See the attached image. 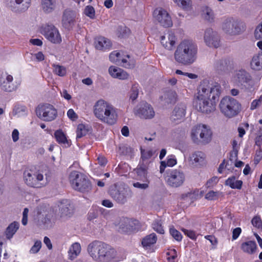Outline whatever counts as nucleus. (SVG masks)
I'll return each instance as SVG.
<instances>
[{
    "mask_svg": "<svg viewBox=\"0 0 262 262\" xmlns=\"http://www.w3.org/2000/svg\"><path fill=\"white\" fill-rule=\"evenodd\" d=\"M197 95L193 101L195 108L203 113L209 114L215 110L212 99L219 97L221 93V86L218 83L210 85L208 81H203L198 89Z\"/></svg>",
    "mask_w": 262,
    "mask_h": 262,
    "instance_id": "1",
    "label": "nucleus"
},
{
    "mask_svg": "<svg viewBox=\"0 0 262 262\" xmlns=\"http://www.w3.org/2000/svg\"><path fill=\"white\" fill-rule=\"evenodd\" d=\"M93 112L98 120L109 125L116 124L118 120V109L111 103L103 99L97 100L94 103Z\"/></svg>",
    "mask_w": 262,
    "mask_h": 262,
    "instance_id": "2",
    "label": "nucleus"
},
{
    "mask_svg": "<svg viewBox=\"0 0 262 262\" xmlns=\"http://www.w3.org/2000/svg\"><path fill=\"white\" fill-rule=\"evenodd\" d=\"M198 47L191 40H184L177 46L174 53V60L183 65L188 66L196 59Z\"/></svg>",
    "mask_w": 262,
    "mask_h": 262,
    "instance_id": "3",
    "label": "nucleus"
},
{
    "mask_svg": "<svg viewBox=\"0 0 262 262\" xmlns=\"http://www.w3.org/2000/svg\"><path fill=\"white\" fill-rule=\"evenodd\" d=\"M90 257L96 262H109L115 256V251L111 246L99 241H94L87 247Z\"/></svg>",
    "mask_w": 262,
    "mask_h": 262,
    "instance_id": "4",
    "label": "nucleus"
},
{
    "mask_svg": "<svg viewBox=\"0 0 262 262\" xmlns=\"http://www.w3.org/2000/svg\"><path fill=\"white\" fill-rule=\"evenodd\" d=\"M212 138V132L206 125L200 124L193 126L191 130V140L196 144H207L211 141Z\"/></svg>",
    "mask_w": 262,
    "mask_h": 262,
    "instance_id": "5",
    "label": "nucleus"
},
{
    "mask_svg": "<svg viewBox=\"0 0 262 262\" xmlns=\"http://www.w3.org/2000/svg\"><path fill=\"white\" fill-rule=\"evenodd\" d=\"M221 28L227 35L235 36L243 33L246 30V26L245 23L240 19L228 17L223 20Z\"/></svg>",
    "mask_w": 262,
    "mask_h": 262,
    "instance_id": "6",
    "label": "nucleus"
},
{
    "mask_svg": "<svg viewBox=\"0 0 262 262\" xmlns=\"http://www.w3.org/2000/svg\"><path fill=\"white\" fill-rule=\"evenodd\" d=\"M221 112L227 118H231L236 116L241 111V104L230 96L223 98L219 104Z\"/></svg>",
    "mask_w": 262,
    "mask_h": 262,
    "instance_id": "7",
    "label": "nucleus"
},
{
    "mask_svg": "<svg viewBox=\"0 0 262 262\" xmlns=\"http://www.w3.org/2000/svg\"><path fill=\"white\" fill-rule=\"evenodd\" d=\"M109 194L117 203L124 204L133 196V192L123 184H115L109 190Z\"/></svg>",
    "mask_w": 262,
    "mask_h": 262,
    "instance_id": "8",
    "label": "nucleus"
},
{
    "mask_svg": "<svg viewBox=\"0 0 262 262\" xmlns=\"http://www.w3.org/2000/svg\"><path fill=\"white\" fill-rule=\"evenodd\" d=\"M24 180L28 186L37 188L43 187L49 183L47 177H45L42 172L31 169L24 171Z\"/></svg>",
    "mask_w": 262,
    "mask_h": 262,
    "instance_id": "9",
    "label": "nucleus"
},
{
    "mask_svg": "<svg viewBox=\"0 0 262 262\" xmlns=\"http://www.w3.org/2000/svg\"><path fill=\"white\" fill-rule=\"evenodd\" d=\"M72 187L80 192H87L91 189V184L86 176L76 171H72L69 177Z\"/></svg>",
    "mask_w": 262,
    "mask_h": 262,
    "instance_id": "10",
    "label": "nucleus"
},
{
    "mask_svg": "<svg viewBox=\"0 0 262 262\" xmlns=\"http://www.w3.org/2000/svg\"><path fill=\"white\" fill-rule=\"evenodd\" d=\"M36 115L40 119L50 122L54 120L57 116V111L50 104H39L36 109Z\"/></svg>",
    "mask_w": 262,
    "mask_h": 262,
    "instance_id": "11",
    "label": "nucleus"
},
{
    "mask_svg": "<svg viewBox=\"0 0 262 262\" xmlns=\"http://www.w3.org/2000/svg\"><path fill=\"white\" fill-rule=\"evenodd\" d=\"M20 85V81L14 79L13 76L7 72L0 75V88L6 92L16 91Z\"/></svg>",
    "mask_w": 262,
    "mask_h": 262,
    "instance_id": "12",
    "label": "nucleus"
},
{
    "mask_svg": "<svg viewBox=\"0 0 262 262\" xmlns=\"http://www.w3.org/2000/svg\"><path fill=\"white\" fill-rule=\"evenodd\" d=\"M153 18L156 22L165 28L172 26L171 17L167 11L162 7L155 9L153 12Z\"/></svg>",
    "mask_w": 262,
    "mask_h": 262,
    "instance_id": "13",
    "label": "nucleus"
},
{
    "mask_svg": "<svg viewBox=\"0 0 262 262\" xmlns=\"http://www.w3.org/2000/svg\"><path fill=\"white\" fill-rule=\"evenodd\" d=\"M5 3L11 11L20 13L26 12L29 9L31 0H5Z\"/></svg>",
    "mask_w": 262,
    "mask_h": 262,
    "instance_id": "14",
    "label": "nucleus"
},
{
    "mask_svg": "<svg viewBox=\"0 0 262 262\" xmlns=\"http://www.w3.org/2000/svg\"><path fill=\"white\" fill-rule=\"evenodd\" d=\"M185 180V176L184 172L181 170L175 169L168 172L166 181L169 186L176 188L181 186Z\"/></svg>",
    "mask_w": 262,
    "mask_h": 262,
    "instance_id": "15",
    "label": "nucleus"
},
{
    "mask_svg": "<svg viewBox=\"0 0 262 262\" xmlns=\"http://www.w3.org/2000/svg\"><path fill=\"white\" fill-rule=\"evenodd\" d=\"M138 221L127 217L121 218L117 224L118 230L120 232L129 233L137 230Z\"/></svg>",
    "mask_w": 262,
    "mask_h": 262,
    "instance_id": "16",
    "label": "nucleus"
},
{
    "mask_svg": "<svg viewBox=\"0 0 262 262\" xmlns=\"http://www.w3.org/2000/svg\"><path fill=\"white\" fill-rule=\"evenodd\" d=\"M204 41L206 45L210 48H217L220 46L219 35L211 28H207L205 30Z\"/></svg>",
    "mask_w": 262,
    "mask_h": 262,
    "instance_id": "17",
    "label": "nucleus"
},
{
    "mask_svg": "<svg viewBox=\"0 0 262 262\" xmlns=\"http://www.w3.org/2000/svg\"><path fill=\"white\" fill-rule=\"evenodd\" d=\"M42 34L50 42L53 43H60L61 37L58 30L53 25H48L43 28Z\"/></svg>",
    "mask_w": 262,
    "mask_h": 262,
    "instance_id": "18",
    "label": "nucleus"
},
{
    "mask_svg": "<svg viewBox=\"0 0 262 262\" xmlns=\"http://www.w3.org/2000/svg\"><path fill=\"white\" fill-rule=\"evenodd\" d=\"M135 112L136 115L143 119H151L155 116V112L151 106L144 102L137 106Z\"/></svg>",
    "mask_w": 262,
    "mask_h": 262,
    "instance_id": "19",
    "label": "nucleus"
},
{
    "mask_svg": "<svg viewBox=\"0 0 262 262\" xmlns=\"http://www.w3.org/2000/svg\"><path fill=\"white\" fill-rule=\"evenodd\" d=\"M232 80L238 85H243L249 83L252 81V77L249 73L241 69L235 72Z\"/></svg>",
    "mask_w": 262,
    "mask_h": 262,
    "instance_id": "20",
    "label": "nucleus"
},
{
    "mask_svg": "<svg viewBox=\"0 0 262 262\" xmlns=\"http://www.w3.org/2000/svg\"><path fill=\"white\" fill-rule=\"evenodd\" d=\"M75 17L76 13L75 11L69 9L64 10L62 18L63 27L67 30L72 29L75 25Z\"/></svg>",
    "mask_w": 262,
    "mask_h": 262,
    "instance_id": "21",
    "label": "nucleus"
},
{
    "mask_svg": "<svg viewBox=\"0 0 262 262\" xmlns=\"http://www.w3.org/2000/svg\"><path fill=\"white\" fill-rule=\"evenodd\" d=\"M110 60L114 63L117 64H120L123 67L126 68H132L134 66V63H129L128 59H129V56H127V58H122L120 53L117 51L112 52L109 56Z\"/></svg>",
    "mask_w": 262,
    "mask_h": 262,
    "instance_id": "22",
    "label": "nucleus"
},
{
    "mask_svg": "<svg viewBox=\"0 0 262 262\" xmlns=\"http://www.w3.org/2000/svg\"><path fill=\"white\" fill-rule=\"evenodd\" d=\"M176 40L174 34L171 31H168L161 37V44L168 50H171L174 48Z\"/></svg>",
    "mask_w": 262,
    "mask_h": 262,
    "instance_id": "23",
    "label": "nucleus"
},
{
    "mask_svg": "<svg viewBox=\"0 0 262 262\" xmlns=\"http://www.w3.org/2000/svg\"><path fill=\"white\" fill-rule=\"evenodd\" d=\"M186 106L184 104L177 105L171 116V120L176 124L183 120L186 113Z\"/></svg>",
    "mask_w": 262,
    "mask_h": 262,
    "instance_id": "24",
    "label": "nucleus"
},
{
    "mask_svg": "<svg viewBox=\"0 0 262 262\" xmlns=\"http://www.w3.org/2000/svg\"><path fill=\"white\" fill-rule=\"evenodd\" d=\"M59 215L61 218H66L70 217L73 213V207L69 200H62L60 205Z\"/></svg>",
    "mask_w": 262,
    "mask_h": 262,
    "instance_id": "25",
    "label": "nucleus"
},
{
    "mask_svg": "<svg viewBox=\"0 0 262 262\" xmlns=\"http://www.w3.org/2000/svg\"><path fill=\"white\" fill-rule=\"evenodd\" d=\"M108 72L110 75L114 78L125 80L129 78V75L127 72L115 66H111L109 68Z\"/></svg>",
    "mask_w": 262,
    "mask_h": 262,
    "instance_id": "26",
    "label": "nucleus"
},
{
    "mask_svg": "<svg viewBox=\"0 0 262 262\" xmlns=\"http://www.w3.org/2000/svg\"><path fill=\"white\" fill-rule=\"evenodd\" d=\"M190 159L195 166H201L205 164L206 155L202 151H196L191 154Z\"/></svg>",
    "mask_w": 262,
    "mask_h": 262,
    "instance_id": "27",
    "label": "nucleus"
},
{
    "mask_svg": "<svg viewBox=\"0 0 262 262\" xmlns=\"http://www.w3.org/2000/svg\"><path fill=\"white\" fill-rule=\"evenodd\" d=\"M111 46L110 40L104 37H99L95 41V47L98 50L106 51L110 50Z\"/></svg>",
    "mask_w": 262,
    "mask_h": 262,
    "instance_id": "28",
    "label": "nucleus"
},
{
    "mask_svg": "<svg viewBox=\"0 0 262 262\" xmlns=\"http://www.w3.org/2000/svg\"><path fill=\"white\" fill-rule=\"evenodd\" d=\"M251 69L255 71L262 70V52L255 54L250 61Z\"/></svg>",
    "mask_w": 262,
    "mask_h": 262,
    "instance_id": "29",
    "label": "nucleus"
},
{
    "mask_svg": "<svg viewBox=\"0 0 262 262\" xmlns=\"http://www.w3.org/2000/svg\"><path fill=\"white\" fill-rule=\"evenodd\" d=\"M231 66V61L228 58H223L215 61L214 68L218 72L225 71Z\"/></svg>",
    "mask_w": 262,
    "mask_h": 262,
    "instance_id": "30",
    "label": "nucleus"
},
{
    "mask_svg": "<svg viewBox=\"0 0 262 262\" xmlns=\"http://www.w3.org/2000/svg\"><path fill=\"white\" fill-rule=\"evenodd\" d=\"M81 247L78 242L73 243L70 247L68 251L69 258L71 260L75 259L80 253Z\"/></svg>",
    "mask_w": 262,
    "mask_h": 262,
    "instance_id": "31",
    "label": "nucleus"
},
{
    "mask_svg": "<svg viewBox=\"0 0 262 262\" xmlns=\"http://www.w3.org/2000/svg\"><path fill=\"white\" fill-rule=\"evenodd\" d=\"M157 240L155 233L150 234L144 237L142 240V245L145 249H148L151 246L155 244Z\"/></svg>",
    "mask_w": 262,
    "mask_h": 262,
    "instance_id": "32",
    "label": "nucleus"
},
{
    "mask_svg": "<svg viewBox=\"0 0 262 262\" xmlns=\"http://www.w3.org/2000/svg\"><path fill=\"white\" fill-rule=\"evenodd\" d=\"M41 7L43 11L47 13L53 11L56 7L55 0H41Z\"/></svg>",
    "mask_w": 262,
    "mask_h": 262,
    "instance_id": "33",
    "label": "nucleus"
},
{
    "mask_svg": "<svg viewBox=\"0 0 262 262\" xmlns=\"http://www.w3.org/2000/svg\"><path fill=\"white\" fill-rule=\"evenodd\" d=\"M241 249L244 252L253 254L256 251V244L255 242L251 241L244 242L241 245Z\"/></svg>",
    "mask_w": 262,
    "mask_h": 262,
    "instance_id": "34",
    "label": "nucleus"
},
{
    "mask_svg": "<svg viewBox=\"0 0 262 262\" xmlns=\"http://www.w3.org/2000/svg\"><path fill=\"white\" fill-rule=\"evenodd\" d=\"M225 185L229 186L232 189H241L242 187L243 182L241 180H237L235 177L232 176L226 180Z\"/></svg>",
    "mask_w": 262,
    "mask_h": 262,
    "instance_id": "35",
    "label": "nucleus"
},
{
    "mask_svg": "<svg viewBox=\"0 0 262 262\" xmlns=\"http://www.w3.org/2000/svg\"><path fill=\"white\" fill-rule=\"evenodd\" d=\"M177 99L176 93L172 90H168L161 96V99L164 100L167 103L174 102Z\"/></svg>",
    "mask_w": 262,
    "mask_h": 262,
    "instance_id": "36",
    "label": "nucleus"
},
{
    "mask_svg": "<svg viewBox=\"0 0 262 262\" xmlns=\"http://www.w3.org/2000/svg\"><path fill=\"white\" fill-rule=\"evenodd\" d=\"M134 170L137 173L138 179L145 178L147 176V168L146 166L143 163H140Z\"/></svg>",
    "mask_w": 262,
    "mask_h": 262,
    "instance_id": "37",
    "label": "nucleus"
},
{
    "mask_svg": "<svg viewBox=\"0 0 262 262\" xmlns=\"http://www.w3.org/2000/svg\"><path fill=\"white\" fill-rule=\"evenodd\" d=\"M19 224L18 222H14L7 227L6 235L8 238L10 239L18 229Z\"/></svg>",
    "mask_w": 262,
    "mask_h": 262,
    "instance_id": "38",
    "label": "nucleus"
},
{
    "mask_svg": "<svg viewBox=\"0 0 262 262\" xmlns=\"http://www.w3.org/2000/svg\"><path fill=\"white\" fill-rule=\"evenodd\" d=\"M54 137L56 141L59 144H67L69 145V143L67 139L65 134L60 129L57 130L54 133Z\"/></svg>",
    "mask_w": 262,
    "mask_h": 262,
    "instance_id": "39",
    "label": "nucleus"
},
{
    "mask_svg": "<svg viewBox=\"0 0 262 262\" xmlns=\"http://www.w3.org/2000/svg\"><path fill=\"white\" fill-rule=\"evenodd\" d=\"M202 15L206 20L208 21L213 20L214 17L213 11L208 6L203 7Z\"/></svg>",
    "mask_w": 262,
    "mask_h": 262,
    "instance_id": "40",
    "label": "nucleus"
},
{
    "mask_svg": "<svg viewBox=\"0 0 262 262\" xmlns=\"http://www.w3.org/2000/svg\"><path fill=\"white\" fill-rule=\"evenodd\" d=\"M179 7L185 10H189L192 6L191 0H172Z\"/></svg>",
    "mask_w": 262,
    "mask_h": 262,
    "instance_id": "41",
    "label": "nucleus"
},
{
    "mask_svg": "<svg viewBox=\"0 0 262 262\" xmlns=\"http://www.w3.org/2000/svg\"><path fill=\"white\" fill-rule=\"evenodd\" d=\"M130 31L125 26H119L116 30L117 35L120 37H126L129 35Z\"/></svg>",
    "mask_w": 262,
    "mask_h": 262,
    "instance_id": "42",
    "label": "nucleus"
},
{
    "mask_svg": "<svg viewBox=\"0 0 262 262\" xmlns=\"http://www.w3.org/2000/svg\"><path fill=\"white\" fill-rule=\"evenodd\" d=\"M237 157V151L235 149H233L230 155V160L226 162L225 164V169L229 171H231L232 169L233 161L236 160Z\"/></svg>",
    "mask_w": 262,
    "mask_h": 262,
    "instance_id": "43",
    "label": "nucleus"
},
{
    "mask_svg": "<svg viewBox=\"0 0 262 262\" xmlns=\"http://www.w3.org/2000/svg\"><path fill=\"white\" fill-rule=\"evenodd\" d=\"M53 72L59 76L63 77L67 74L66 68L62 66L54 64L53 65Z\"/></svg>",
    "mask_w": 262,
    "mask_h": 262,
    "instance_id": "44",
    "label": "nucleus"
},
{
    "mask_svg": "<svg viewBox=\"0 0 262 262\" xmlns=\"http://www.w3.org/2000/svg\"><path fill=\"white\" fill-rule=\"evenodd\" d=\"M152 228L160 234H164V230L162 226V223L160 220H156L152 223Z\"/></svg>",
    "mask_w": 262,
    "mask_h": 262,
    "instance_id": "45",
    "label": "nucleus"
},
{
    "mask_svg": "<svg viewBox=\"0 0 262 262\" xmlns=\"http://www.w3.org/2000/svg\"><path fill=\"white\" fill-rule=\"evenodd\" d=\"M204 191L199 189H194L193 191L188 193L187 196L193 200H197L202 198L204 194Z\"/></svg>",
    "mask_w": 262,
    "mask_h": 262,
    "instance_id": "46",
    "label": "nucleus"
},
{
    "mask_svg": "<svg viewBox=\"0 0 262 262\" xmlns=\"http://www.w3.org/2000/svg\"><path fill=\"white\" fill-rule=\"evenodd\" d=\"M88 133V130L86 128L85 126L83 124H79L77 126V136L76 138H81L82 137L86 135Z\"/></svg>",
    "mask_w": 262,
    "mask_h": 262,
    "instance_id": "47",
    "label": "nucleus"
},
{
    "mask_svg": "<svg viewBox=\"0 0 262 262\" xmlns=\"http://www.w3.org/2000/svg\"><path fill=\"white\" fill-rule=\"evenodd\" d=\"M166 255L168 262H173L177 257V252L174 249H169L166 252Z\"/></svg>",
    "mask_w": 262,
    "mask_h": 262,
    "instance_id": "48",
    "label": "nucleus"
},
{
    "mask_svg": "<svg viewBox=\"0 0 262 262\" xmlns=\"http://www.w3.org/2000/svg\"><path fill=\"white\" fill-rule=\"evenodd\" d=\"M169 233L170 235L177 241H181L182 239L181 233L176 230L173 226L169 228Z\"/></svg>",
    "mask_w": 262,
    "mask_h": 262,
    "instance_id": "49",
    "label": "nucleus"
},
{
    "mask_svg": "<svg viewBox=\"0 0 262 262\" xmlns=\"http://www.w3.org/2000/svg\"><path fill=\"white\" fill-rule=\"evenodd\" d=\"M254 36L257 39H262V21L256 27Z\"/></svg>",
    "mask_w": 262,
    "mask_h": 262,
    "instance_id": "50",
    "label": "nucleus"
},
{
    "mask_svg": "<svg viewBox=\"0 0 262 262\" xmlns=\"http://www.w3.org/2000/svg\"><path fill=\"white\" fill-rule=\"evenodd\" d=\"M220 193L219 191H210L205 195V199L208 200H214L218 199Z\"/></svg>",
    "mask_w": 262,
    "mask_h": 262,
    "instance_id": "51",
    "label": "nucleus"
},
{
    "mask_svg": "<svg viewBox=\"0 0 262 262\" xmlns=\"http://www.w3.org/2000/svg\"><path fill=\"white\" fill-rule=\"evenodd\" d=\"M41 248V242L40 241H36L30 250V253L31 254L37 253Z\"/></svg>",
    "mask_w": 262,
    "mask_h": 262,
    "instance_id": "52",
    "label": "nucleus"
},
{
    "mask_svg": "<svg viewBox=\"0 0 262 262\" xmlns=\"http://www.w3.org/2000/svg\"><path fill=\"white\" fill-rule=\"evenodd\" d=\"M85 14L91 18H94L95 16V11L94 8L91 6H88L84 9Z\"/></svg>",
    "mask_w": 262,
    "mask_h": 262,
    "instance_id": "53",
    "label": "nucleus"
},
{
    "mask_svg": "<svg viewBox=\"0 0 262 262\" xmlns=\"http://www.w3.org/2000/svg\"><path fill=\"white\" fill-rule=\"evenodd\" d=\"M139 94V89L138 86L136 85H134L132 86V89L130 90V99L132 101H134L136 100Z\"/></svg>",
    "mask_w": 262,
    "mask_h": 262,
    "instance_id": "54",
    "label": "nucleus"
},
{
    "mask_svg": "<svg viewBox=\"0 0 262 262\" xmlns=\"http://www.w3.org/2000/svg\"><path fill=\"white\" fill-rule=\"evenodd\" d=\"M262 104V94L257 99H256L252 101L250 105V109L254 110L257 107L260 106Z\"/></svg>",
    "mask_w": 262,
    "mask_h": 262,
    "instance_id": "55",
    "label": "nucleus"
},
{
    "mask_svg": "<svg viewBox=\"0 0 262 262\" xmlns=\"http://www.w3.org/2000/svg\"><path fill=\"white\" fill-rule=\"evenodd\" d=\"M166 163L167 166L172 167L177 164V160L175 156L173 155H169L167 158Z\"/></svg>",
    "mask_w": 262,
    "mask_h": 262,
    "instance_id": "56",
    "label": "nucleus"
},
{
    "mask_svg": "<svg viewBox=\"0 0 262 262\" xmlns=\"http://www.w3.org/2000/svg\"><path fill=\"white\" fill-rule=\"evenodd\" d=\"M251 223L254 227L257 228L262 229V221L260 217H254L251 221Z\"/></svg>",
    "mask_w": 262,
    "mask_h": 262,
    "instance_id": "57",
    "label": "nucleus"
},
{
    "mask_svg": "<svg viewBox=\"0 0 262 262\" xmlns=\"http://www.w3.org/2000/svg\"><path fill=\"white\" fill-rule=\"evenodd\" d=\"M182 231L188 237L193 240H195L197 238V235L195 231L191 230H187L185 229H182Z\"/></svg>",
    "mask_w": 262,
    "mask_h": 262,
    "instance_id": "58",
    "label": "nucleus"
},
{
    "mask_svg": "<svg viewBox=\"0 0 262 262\" xmlns=\"http://www.w3.org/2000/svg\"><path fill=\"white\" fill-rule=\"evenodd\" d=\"M149 182L145 183H140L139 182H135L133 184V185L134 187L136 188H138L141 190H145L147 189L149 187Z\"/></svg>",
    "mask_w": 262,
    "mask_h": 262,
    "instance_id": "59",
    "label": "nucleus"
},
{
    "mask_svg": "<svg viewBox=\"0 0 262 262\" xmlns=\"http://www.w3.org/2000/svg\"><path fill=\"white\" fill-rule=\"evenodd\" d=\"M219 181V179L216 177H213L207 181L206 183V186L207 188H210L215 185Z\"/></svg>",
    "mask_w": 262,
    "mask_h": 262,
    "instance_id": "60",
    "label": "nucleus"
},
{
    "mask_svg": "<svg viewBox=\"0 0 262 262\" xmlns=\"http://www.w3.org/2000/svg\"><path fill=\"white\" fill-rule=\"evenodd\" d=\"M67 116L72 121H75L78 119V115L72 108H70L68 111Z\"/></svg>",
    "mask_w": 262,
    "mask_h": 262,
    "instance_id": "61",
    "label": "nucleus"
},
{
    "mask_svg": "<svg viewBox=\"0 0 262 262\" xmlns=\"http://www.w3.org/2000/svg\"><path fill=\"white\" fill-rule=\"evenodd\" d=\"M242 229L239 227L235 228L232 232V239H236L241 233Z\"/></svg>",
    "mask_w": 262,
    "mask_h": 262,
    "instance_id": "62",
    "label": "nucleus"
},
{
    "mask_svg": "<svg viewBox=\"0 0 262 262\" xmlns=\"http://www.w3.org/2000/svg\"><path fill=\"white\" fill-rule=\"evenodd\" d=\"M205 238L208 240L212 245L216 246L217 243V241L216 238L213 235H208L205 236Z\"/></svg>",
    "mask_w": 262,
    "mask_h": 262,
    "instance_id": "63",
    "label": "nucleus"
},
{
    "mask_svg": "<svg viewBox=\"0 0 262 262\" xmlns=\"http://www.w3.org/2000/svg\"><path fill=\"white\" fill-rule=\"evenodd\" d=\"M12 140L14 142L17 141L19 139V132L17 129H14L12 133Z\"/></svg>",
    "mask_w": 262,
    "mask_h": 262,
    "instance_id": "64",
    "label": "nucleus"
}]
</instances>
